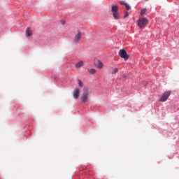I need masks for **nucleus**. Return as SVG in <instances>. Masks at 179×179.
I'll return each mask as SVG.
<instances>
[{
  "label": "nucleus",
  "instance_id": "13",
  "mask_svg": "<svg viewBox=\"0 0 179 179\" xmlns=\"http://www.w3.org/2000/svg\"><path fill=\"white\" fill-rule=\"evenodd\" d=\"M78 85L80 87H83V82H82V80H78Z\"/></svg>",
  "mask_w": 179,
  "mask_h": 179
},
{
  "label": "nucleus",
  "instance_id": "20",
  "mask_svg": "<svg viewBox=\"0 0 179 179\" xmlns=\"http://www.w3.org/2000/svg\"><path fill=\"white\" fill-rule=\"evenodd\" d=\"M145 1H148V0H145Z\"/></svg>",
  "mask_w": 179,
  "mask_h": 179
},
{
  "label": "nucleus",
  "instance_id": "17",
  "mask_svg": "<svg viewBox=\"0 0 179 179\" xmlns=\"http://www.w3.org/2000/svg\"><path fill=\"white\" fill-rule=\"evenodd\" d=\"M120 5H127V3H125V1H120Z\"/></svg>",
  "mask_w": 179,
  "mask_h": 179
},
{
  "label": "nucleus",
  "instance_id": "16",
  "mask_svg": "<svg viewBox=\"0 0 179 179\" xmlns=\"http://www.w3.org/2000/svg\"><path fill=\"white\" fill-rule=\"evenodd\" d=\"M118 72V69L115 68L113 69V73H117Z\"/></svg>",
  "mask_w": 179,
  "mask_h": 179
},
{
  "label": "nucleus",
  "instance_id": "10",
  "mask_svg": "<svg viewBox=\"0 0 179 179\" xmlns=\"http://www.w3.org/2000/svg\"><path fill=\"white\" fill-rule=\"evenodd\" d=\"M95 64L96 65L97 68H99V69H101L103 68V62H101L100 60H97L95 62Z\"/></svg>",
  "mask_w": 179,
  "mask_h": 179
},
{
  "label": "nucleus",
  "instance_id": "4",
  "mask_svg": "<svg viewBox=\"0 0 179 179\" xmlns=\"http://www.w3.org/2000/svg\"><path fill=\"white\" fill-rule=\"evenodd\" d=\"M119 55L121 57V58H123L124 61H127V59L129 58V56L128 54H127V51L125 50H120L119 51Z\"/></svg>",
  "mask_w": 179,
  "mask_h": 179
},
{
  "label": "nucleus",
  "instance_id": "6",
  "mask_svg": "<svg viewBox=\"0 0 179 179\" xmlns=\"http://www.w3.org/2000/svg\"><path fill=\"white\" fill-rule=\"evenodd\" d=\"M169 97H170V92H165L161 96L159 101H162V102L166 101Z\"/></svg>",
  "mask_w": 179,
  "mask_h": 179
},
{
  "label": "nucleus",
  "instance_id": "2",
  "mask_svg": "<svg viewBox=\"0 0 179 179\" xmlns=\"http://www.w3.org/2000/svg\"><path fill=\"white\" fill-rule=\"evenodd\" d=\"M113 16L115 20H118L121 17L118 12V6L117 5L113 6Z\"/></svg>",
  "mask_w": 179,
  "mask_h": 179
},
{
  "label": "nucleus",
  "instance_id": "14",
  "mask_svg": "<svg viewBox=\"0 0 179 179\" xmlns=\"http://www.w3.org/2000/svg\"><path fill=\"white\" fill-rule=\"evenodd\" d=\"M124 6H125L127 10H129V9H131V6H129L128 3H127Z\"/></svg>",
  "mask_w": 179,
  "mask_h": 179
},
{
  "label": "nucleus",
  "instance_id": "5",
  "mask_svg": "<svg viewBox=\"0 0 179 179\" xmlns=\"http://www.w3.org/2000/svg\"><path fill=\"white\" fill-rule=\"evenodd\" d=\"M80 38H82V31H78V34L74 36L73 43L78 44L80 41Z\"/></svg>",
  "mask_w": 179,
  "mask_h": 179
},
{
  "label": "nucleus",
  "instance_id": "7",
  "mask_svg": "<svg viewBox=\"0 0 179 179\" xmlns=\"http://www.w3.org/2000/svg\"><path fill=\"white\" fill-rule=\"evenodd\" d=\"M80 96V90L79 88L76 87L73 92V97L76 99H79V96Z\"/></svg>",
  "mask_w": 179,
  "mask_h": 179
},
{
  "label": "nucleus",
  "instance_id": "1",
  "mask_svg": "<svg viewBox=\"0 0 179 179\" xmlns=\"http://www.w3.org/2000/svg\"><path fill=\"white\" fill-rule=\"evenodd\" d=\"M90 93H92V91L90 89H89V87L83 88V94H81V101L83 103H86V101H87V99Z\"/></svg>",
  "mask_w": 179,
  "mask_h": 179
},
{
  "label": "nucleus",
  "instance_id": "15",
  "mask_svg": "<svg viewBox=\"0 0 179 179\" xmlns=\"http://www.w3.org/2000/svg\"><path fill=\"white\" fill-rule=\"evenodd\" d=\"M128 16H129V13H128V11L125 12L124 17H128Z\"/></svg>",
  "mask_w": 179,
  "mask_h": 179
},
{
  "label": "nucleus",
  "instance_id": "8",
  "mask_svg": "<svg viewBox=\"0 0 179 179\" xmlns=\"http://www.w3.org/2000/svg\"><path fill=\"white\" fill-rule=\"evenodd\" d=\"M83 65H84L83 61H80L77 64H76L75 67L76 69H80V68H82Z\"/></svg>",
  "mask_w": 179,
  "mask_h": 179
},
{
  "label": "nucleus",
  "instance_id": "12",
  "mask_svg": "<svg viewBox=\"0 0 179 179\" xmlns=\"http://www.w3.org/2000/svg\"><path fill=\"white\" fill-rule=\"evenodd\" d=\"M147 10H148V9H146V8H143V9L141 10L140 14H141V15H145V14L146 13V11H147Z\"/></svg>",
  "mask_w": 179,
  "mask_h": 179
},
{
  "label": "nucleus",
  "instance_id": "3",
  "mask_svg": "<svg viewBox=\"0 0 179 179\" xmlns=\"http://www.w3.org/2000/svg\"><path fill=\"white\" fill-rule=\"evenodd\" d=\"M148 24V19L146 17H141L138 21V25L140 29L145 27Z\"/></svg>",
  "mask_w": 179,
  "mask_h": 179
},
{
  "label": "nucleus",
  "instance_id": "9",
  "mask_svg": "<svg viewBox=\"0 0 179 179\" xmlns=\"http://www.w3.org/2000/svg\"><path fill=\"white\" fill-rule=\"evenodd\" d=\"M25 36L26 37H30V36H33V32L31 31V29H30V28H27L26 29Z\"/></svg>",
  "mask_w": 179,
  "mask_h": 179
},
{
  "label": "nucleus",
  "instance_id": "11",
  "mask_svg": "<svg viewBox=\"0 0 179 179\" xmlns=\"http://www.w3.org/2000/svg\"><path fill=\"white\" fill-rule=\"evenodd\" d=\"M87 71L90 73H92V75L96 73V69H88Z\"/></svg>",
  "mask_w": 179,
  "mask_h": 179
},
{
  "label": "nucleus",
  "instance_id": "19",
  "mask_svg": "<svg viewBox=\"0 0 179 179\" xmlns=\"http://www.w3.org/2000/svg\"><path fill=\"white\" fill-rule=\"evenodd\" d=\"M123 78L125 79V78H127V76H123Z\"/></svg>",
  "mask_w": 179,
  "mask_h": 179
},
{
  "label": "nucleus",
  "instance_id": "18",
  "mask_svg": "<svg viewBox=\"0 0 179 179\" xmlns=\"http://www.w3.org/2000/svg\"><path fill=\"white\" fill-rule=\"evenodd\" d=\"M62 24H65V22L64 20L61 21Z\"/></svg>",
  "mask_w": 179,
  "mask_h": 179
}]
</instances>
